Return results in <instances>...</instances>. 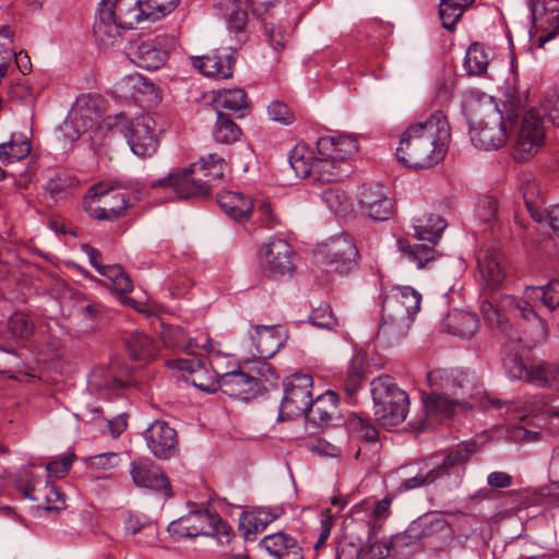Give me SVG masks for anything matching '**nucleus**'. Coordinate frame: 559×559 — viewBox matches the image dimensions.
<instances>
[{
  "mask_svg": "<svg viewBox=\"0 0 559 559\" xmlns=\"http://www.w3.org/2000/svg\"><path fill=\"white\" fill-rule=\"evenodd\" d=\"M281 330L280 324L255 326V333L251 338L261 357L271 358L278 352L284 341Z\"/></svg>",
  "mask_w": 559,
  "mask_h": 559,
  "instance_id": "nucleus-30",
  "label": "nucleus"
},
{
  "mask_svg": "<svg viewBox=\"0 0 559 559\" xmlns=\"http://www.w3.org/2000/svg\"><path fill=\"white\" fill-rule=\"evenodd\" d=\"M438 469L420 468L414 473V468L405 469V476L402 478L400 488L404 490L415 489L421 486L430 485L438 479Z\"/></svg>",
  "mask_w": 559,
  "mask_h": 559,
  "instance_id": "nucleus-48",
  "label": "nucleus"
},
{
  "mask_svg": "<svg viewBox=\"0 0 559 559\" xmlns=\"http://www.w3.org/2000/svg\"><path fill=\"white\" fill-rule=\"evenodd\" d=\"M130 475L135 486L160 492L166 499L173 496L171 486L167 476L154 463L147 461H133Z\"/></svg>",
  "mask_w": 559,
  "mask_h": 559,
  "instance_id": "nucleus-20",
  "label": "nucleus"
},
{
  "mask_svg": "<svg viewBox=\"0 0 559 559\" xmlns=\"http://www.w3.org/2000/svg\"><path fill=\"white\" fill-rule=\"evenodd\" d=\"M188 521L193 537L205 535L215 536L221 543H224V538L226 543L230 540L233 530L216 512L197 510L188 514Z\"/></svg>",
  "mask_w": 559,
  "mask_h": 559,
  "instance_id": "nucleus-23",
  "label": "nucleus"
},
{
  "mask_svg": "<svg viewBox=\"0 0 559 559\" xmlns=\"http://www.w3.org/2000/svg\"><path fill=\"white\" fill-rule=\"evenodd\" d=\"M269 117L283 124H292L295 121L294 112L282 102L274 100L267 106Z\"/></svg>",
  "mask_w": 559,
  "mask_h": 559,
  "instance_id": "nucleus-63",
  "label": "nucleus"
},
{
  "mask_svg": "<svg viewBox=\"0 0 559 559\" xmlns=\"http://www.w3.org/2000/svg\"><path fill=\"white\" fill-rule=\"evenodd\" d=\"M540 106L548 120L554 126H559V95L556 92L549 93Z\"/></svg>",
  "mask_w": 559,
  "mask_h": 559,
  "instance_id": "nucleus-64",
  "label": "nucleus"
},
{
  "mask_svg": "<svg viewBox=\"0 0 559 559\" xmlns=\"http://www.w3.org/2000/svg\"><path fill=\"white\" fill-rule=\"evenodd\" d=\"M263 25L264 36L269 41L270 46L274 51H281L285 48L286 37L280 27H277L273 22H267L265 20H261Z\"/></svg>",
  "mask_w": 559,
  "mask_h": 559,
  "instance_id": "nucleus-62",
  "label": "nucleus"
},
{
  "mask_svg": "<svg viewBox=\"0 0 559 559\" xmlns=\"http://www.w3.org/2000/svg\"><path fill=\"white\" fill-rule=\"evenodd\" d=\"M533 29L530 32L531 40L538 48L559 34V8L555 0H531Z\"/></svg>",
  "mask_w": 559,
  "mask_h": 559,
  "instance_id": "nucleus-12",
  "label": "nucleus"
},
{
  "mask_svg": "<svg viewBox=\"0 0 559 559\" xmlns=\"http://www.w3.org/2000/svg\"><path fill=\"white\" fill-rule=\"evenodd\" d=\"M431 392L425 394L423 401L425 404L426 416L428 419L441 421L453 415L455 405H462L459 397H450L444 390L440 391L437 386L430 388Z\"/></svg>",
  "mask_w": 559,
  "mask_h": 559,
  "instance_id": "nucleus-28",
  "label": "nucleus"
},
{
  "mask_svg": "<svg viewBox=\"0 0 559 559\" xmlns=\"http://www.w3.org/2000/svg\"><path fill=\"white\" fill-rule=\"evenodd\" d=\"M473 1L474 0H440L439 15L442 26L449 31L454 29L455 24Z\"/></svg>",
  "mask_w": 559,
  "mask_h": 559,
  "instance_id": "nucleus-45",
  "label": "nucleus"
},
{
  "mask_svg": "<svg viewBox=\"0 0 559 559\" xmlns=\"http://www.w3.org/2000/svg\"><path fill=\"white\" fill-rule=\"evenodd\" d=\"M469 134L474 146L489 151L502 147L507 142V126L502 111L492 98L476 105L471 111Z\"/></svg>",
  "mask_w": 559,
  "mask_h": 559,
  "instance_id": "nucleus-7",
  "label": "nucleus"
},
{
  "mask_svg": "<svg viewBox=\"0 0 559 559\" xmlns=\"http://www.w3.org/2000/svg\"><path fill=\"white\" fill-rule=\"evenodd\" d=\"M215 346L207 334L201 333L194 337L186 336L185 346L182 350L191 355L211 354Z\"/></svg>",
  "mask_w": 559,
  "mask_h": 559,
  "instance_id": "nucleus-56",
  "label": "nucleus"
},
{
  "mask_svg": "<svg viewBox=\"0 0 559 559\" xmlns=\"http://www.w3.org/2000/svg\"><path fill=\"white\" fill-rule=\"evenodd\" d=\"M85 204L90 215L100 221H115L129 206L127 192L106 182L90 188Z\"/></svg>",
  "mask_w": 559,
  "mask_h": 559,
  "instance_id": "nucleus-9",
  "label": "nucleus"
},
{
  "mask_svg": "<svg viewBox=\"0 0 559 559\" xmlns=\"http://www.w3.org/2000/svg\"><path fill=\"white\" fill-rule=\"evenodd\" d=\"M477 265L486 286L498 288L506 278V259L495 247L483 248L477 253Z\"/></svg>",
  "mask_w": 559,
  "mask_h": 559,
  "instance_id": "nucleus-25",
  "label": "nucleus"
},
{
  "mask_svg": "<svg viewBox=\"0 0 559 559\" xmlns=\"http://www.w3.org/2000/svg\"><path fill=\"white\" fill-rule=\"evenodd\" d=\"M213 105L217 109H227L234 112H240L243 116L249 107L247 94L242 88H230L218 91L213 99Z\"/></svg>",
  "mask_w": 559,
  "mask_h": 559,
  "instance_id": "nucleus-40",
  "label": "nucleus"
},
{
  "mask_svg": "<svg viewBox=\"0 0 559 559\" xmlns=\"http://www.w3.org/2000/svg\"><path fill=\"white\" fill-rule=\"evenodd\" d=\"M522 194L524 204L533 218V214L535 211H540L543 207L540 204L543 203L540 197V187L536 179L530 178L526 179L522 183Z\"/></svg>",
  "mask_w": 559,
  "mask_h": 559,
  "instance_id": "nucleus-52",
  "label": "nucleus"
},
{
  "mask_svg": "<svg viewBox=\"0 0 559 559\" xmlns=\"http://www.w3.org/2000/svg\"><path fill=\"white\" fill-rule=\"evenodd\" d=\"M530 383L559 391V365L550 361L532 365Z\"/></svg>",
  "mask_w": 559,
  "mask_h": 559,
  "instance_id": "nucleus-38",
  "label": "nucleus"
},
{
  "mask_svg": "<svg viewBox=\"0 0 559 559\" xmlns=\"http://www.w3.org/2000/svg\"><path fill=\"white\" fill-rule=\"evenodd\" d=\"M349 547L354 554L347 556L346 548L343 546L337 550V559H384L390 552V547L385 542H374L367 547H356L350 544Z\"/></svg>",
  "mask_w": 559,
  "mask_h": 559,
  "instance_id": "nucleus-46",
  "label": "nucleus"
},
{
  "mask_svg": "<svg viewBox=\"0 0 559 559\" xmlns=\"http://www.w3.org/2000/svg\"><path fill=\"white\" fill-rule=\"evenodd\" d=\"M545 130L543 119L538 110H528L522 120L521 128L515 139V157L524 159L526 156L536 154L543 146Z\"/></svg>",
  "mask_w": 559,
  "mask_h": 559,
  "instance_id": "nucleus-15",
  "label": "nucleus"
},
{
  "mask_svg": "<svg viewBox=\"0 0 559 559\" xmlns=\"http://www.w3.org/2000/svg\"><path fill=\"white\" fill-rule=\"evenodd\" d=\"M259 546L274 559H304L299 543L292 535L284 532L265 536Z\"/></svg>",
  "mask_w": 559,
  "mask_h": 559,
  "instance_id": "nucleus-26",
  "label": "nucleus"
},
{
  "mask_svg": "<svg viewBox=\"0 0 559 559\" xmlns=\"http://www.w3.org/2000/svg\"><path fill=\"white\" fill-rule=\"evenodd\" d=\"M525 298L534 305L537 310V302H540L549 311L559 307V281H550L544 286H527L525 288Z\"/></svg>",
  "mask_w": 559,
  "mask_h": 559,
  "instance_id": "nucleus-35",
  "label": "nucleus"
},
{
  "mask_svg": "<svg viewBox=\"0 0 559 559\" xmlns=\"http://www.w3.org/2000/svg\"><path fill=\"white\" fill-rule=\"evenodd\" d=\"M32 145L28 139L22 134H12L10 141L0 143V160L3 164L16 163L31 153Z\"/></svg>",
  "mask_w": 559,
  "mask_h": 559,
  "instance_id": "nucleus-41",
  "label": "nucleus"
},
{
  "mask_svg": "<svg viewBox=\"0 0 559 559\" xmlns=\"http://www.w3.org/2000/svg\"><path fill=\"white\" fill-rule=\"evenodd\" d=\"M127 382L118 377L115 367H97L88 378V388L92 392L109 395L123 389Z\"/></svg>",
  "mask_w": 559,
  "mask_h": 559,
  "instance_id": "nucleus-31",
  "label": "nucleus"
},
{
  "mask_svg": "<svg viewBox=\"0 0 559 559\" xmlns=\"http://www.w3.org/2000/svg\"><path fill=\"white\" fill-rule=\"evenodd\" d=\"M252 214L257 216L254 224H259L261 228L272 230L280 225V219L273 213L269 202L261 201L258 206L253 209Z\"/></svg>",
  "mask_w": 559,
  "mask_h": 559,
  "instance_id": "nucleus-54",
  "label": "nucleus"
},
{
  "mask_svg": "<svg viewBox=\"0 0 559 559\" xmlns=\"http://www.w3.org/2000/svg\"><path fill=\"white\" fill-rule=\"evenodd\" d=\"M219 390L237 400L250 401L260 393V380L241 370H233L219 376Z\"/></svg>",
  "mask_w": 559,
  "mask_h": 559,
  "instance_id": "nucleus-24",
  "label": "nucleus"
},
{
  "mask_svg": "<svg viewBox=\"0 0 559 559\" xmlns=\"http://www.w3.org/2000/svg\"><path fill=\"white\" fill-rule=\"evenodd\" d=\"M186 336L187 333L181 326L164 325L160 332L164 345L174 349H182Z\"/></svg>",
  "mask_w": 559,
  "mask_h": 559,
  "instance_id": "nucleus-57",
  "label": "nucleus"
},
{
  "mask_svg": "<svg viewBox=\"0 0 559 559\" xmlns=\"http://www.w3.org/2000/svg\"><path fill=\"white\" fill-rule=\"evenodd\" d=\"M47 499H44L43 508L48 511H59L66 508V496L55 484L46 480Z\"/></svg>",
  "mask_w": 559,
  "mask_h": 559,
  "instance_id": "nucleus-61",
  "label": "nucleus"
},
{
  "mask_svg": "<svg viewBox=\"0 0 559 559\" xmlns=\"http://www.w3.org/2000/svg\"><path fill=\"white\" fill-rule=\"evenodd\" d=\"M194 167L176 168L166 177L153 180L152 189H166L171 193L170 199H189L195 197H206L210 193L209 185L201 179L193 177Z\"/></svg>",
  "mask_w": 559,
  "mask_h": 559,
  "instance_id": "nucleus-11",
  "label": "nucleus"
},
{
  "mask_svg": "<svg viewBox=\"0 0 559 559\" xmlns=\"http://www.w3.org/2000/svg\"><path fill=\"white\" fill-rule=\"evenodd\" d=\"M216 5L225 10L229 32L235 34L239 43L246 41L248 13L240 7L239 0H217Z\"/></svg>",
  "mask_w": 559,
  "mask_h": 559,
  "instance_id": "nucleus-33",
  "label": "nucleus"
},
{
  "mask_svg": "<svg viewBox=\"0 0 559 559\" xmlns=\"http://www.w3.org/2000/svg\"><path fill=\"white\" fill-rule=\"evenodd\" d=\"M312 378L309 374H294L285 385L280 406L278 420L283 421L306 415L311 404Z\"/></svg>",
  "mask_w": 559,
  "mask_h": 559,
  "instance_id": "nucleus-10",
  "label": "nucleus"
},
{
  "mask_svg": "<svg viewBox=\"0 0 559 559\" xmlns=\"http://www.w3.org/2000/svg\"><path fill=\"white\" fill-rule=\"evenodd\" d=\"M142 3L147 21H157L173 12L179 0H139Z\"/></svg>",
  "mask_w": 559,
  "mask_h": 559,
  "instance_id": "nucleus-51",
  "label": "nucleus"
},
{
  "mask_svg": "<svg viewBox=\"0 0 559 559\" xmlns=\"http://www.w3.org/2000/svg\"><path fill=\"white\" fill-rule=\"evenodd\" d=\"M357 152L356 140L347 134L322 136L317 141V154L306 145H296L289 165L299 178L331 182L346 176L345 162Z\"/></svg>",
  "mask_w": 559,
  "mask_h": 559,
  "instance_id": "nucleus-2",
  "label": "nucleus"
},
{
  "mask_svg": "<svg viewBox=\"0 0 559 559\" xmlns=\"http://www.w3.org/2000/svg\"><path fill=\"white\" fill-rule=\"evenodd\" d=\"M233 59L227 57L226 63L221 57L213 56H199L192 57L191 63L205 76H218L222 79H228L233 75Z\"/></svg>",
  "mask_w": 559,
  "mask_h": 559,
  "instance_id": "nucleus-36",
  "label": "nucleus"
},
{
  "mask_svg": "<svg viewBox=\"0 0 559 559\" xmlns=\"http://www.w3.org/2000/svg\"><path fill=\"white\" fill-rule=\"evenodd\" d=\"M200 170L203 171L204 177L212 179H219L224 173V159L217 154H209L206 158L200 159Z\"/></svg>",
  "mask_w": 559,
  "mask_h": 559,
  "instance_id": "nucleus-60",
  "label": "nucleus"
},
{
  "mask_svg": "<svg viewBox=\"0 0 559 559\" xmlns=\"http://www.w3.org/2000/svg\"><path fill=\"white\" fill-rule=\"evenodd\" d=\"M337 394L334 391L328 390L313 401L305 416L313 425L326 427L337 413Z\"/></svg>",
  "mask_w": 559,
  "mask_h": 559,
  "instance_id": "nucleus-29",
  "label": "nucleus"
},
{
  "mask_svg": "<svg viewBox=\"0 0 559 559\" xmlns=\"http://www.w3.org/2000/svg\"><path fill=\"white\" fill-rule=\"evenodd\" d=\"M173 39L164 36L153 40L129 43L126 47L128 58L138 67L146 70H157L166 61L168 47Z\"/></svg>",
  "mask_w": 559,
  "mask_h": 559,
  "instance_id": "nucleus-14",
  "label": "nucleus"
},
{
  "mask_svg": "<svg viewBox=\"0 0 559 559\" xmlns=\"http://www.w3.org/2000/svg\"><path fill=\"white\" fill-rule=\"evenodd\" d=\"M447 227L445 221L438 214H425L414 223L415 236L419 240H427L432 246L425 243H409L408 240L399 239L397 247L405 260L421 270L437 259L433 246Z\"/></svg>",
  "mask_w": 559,
  "mask_h": 559,
  "instance_id": "nucleus-8",
  "label": "nucleus"
},
{
  "mask_svg": "<svg viewBox=\"0 0 559 559\" xmlns=\"http://www.w3.org/2000/svg\"><path fill=\"white\" fill-rule=\"evenodd\" d=\"M346 426L350 433L359 439L377 443L378 430L366 419L357 414H350L346 419Z\"/></svg>",
  "mask_w": 559,
  "mask_h": 559,
  "instance_id": "nucleus-49",
  "label": "nucleus"
},
{
  "mask_svg": "<svg viewBox=\"0 0 559 559\" xmlns=\"http://www.w3.org/2000/svg\"><path fill=\"white\" fill-rule=\"evenodd\" d=\"M319 258L324 271L344 274L357 265L358 250L349 237H341L328 243Z\"/></svg>",
  "mask_w": 559,
  "mask_h": 559,
  "instance_id": "nucleus-13",
  "label": "nucleus"
},
{
  "mask_svg": "<svg viewBox=\"0 0 559 559\" xmlns=\"http://www.w3.org/2000/svg\"><path fill=\"white\" fill-rule=\"evenodd\" d=\"M498 201L493 197L485 195L479 199L476 217L484 224H490L496 219Z\"/></svg>",
  "mask_w": 559,
  "mask_h": 559,
  "instance_id": "nucleus-58",
  "label": "nucleus"
},
{
  "mask_svg": "<svg viewBox=\"0 0 559 559\" xmlns=\"http://www.w3.org/2000/svg\"><path fill=\"white\" fill-rule=\"evenodd\" d=\"M443 329L455 336L472 337L479 329V320L474 312L453 310L443 321Z\"/></svg>",
  "mask_w": 559,
  "mask_h": 559,
  "instance_id": "nucleus-32",
  "label": "nucleus"
},
{
  "mask_svg": "<svg viewBox=\"0 0 559 559\" xmlns=\"http://www.w3.org/2000/svg\"><path fill=\"white\" fill-rule=\"evenodd\" d=\"M217 203L226 215L238 223L247 222L254 209V202L250 195L236 191L218 193Z\"/></svg>",
  "mask_w": 559,
  "mask_h": 559,
  "instance_id": "nucleus-27",
  "label": "nucleus"
},
{
  "mask_svg": "<svg viewBox=\"0 0 559 559\" xmlns=\"http://www.w3.org/2000/svg\"><path fill=\"white\" fill-rule=\"evenodd\" d=\"M142 21L147 20L139 0H102L93 29L98 39L112 40L120 29L133 28Z\"/></svg>",
  "mask_w": 559,
  "mask_h": 559,
  "instance_id": "nucleus-5",
  "label": "nucleus"
},
{
  "mask_svg": "<svg viewBox=\"0 0 559 559\" xmlns=\"http://www.w3.org/2000/svg\"><path fill=\"white\" fill-rule=\"evenodd\" d=\"M171 369L186 370L189 372L187 381L205 393H214L219 390V376L206 368L202 359H173L167 361Z\"/></svg>",
  "mask_w": 559,
  "mask_h": 559,
  "instance_id": "nucleus-19",
  "label": "nucleus"
},
{
  "mask_svg": "<svg viewBox=\"0 0 559 559\" xmlns=\"http://www.w3.org/2000/svg\"><path fill=\"white\" fill-rule=\"evenodd\" d=\"M143 436L152 454L159 460H169L179 453L177 432L164 420L153 421Z\"/></svg>",
  "mask_w": 559,
  "mask_h": 559,
  "instance_id": "nucleus-18",
  "label": "nucleus"
},
{
  "mask_svg": "<svg viewBox=\"0 0 559 559\" xmlns=\"http://www.w3.org/2000/svg\"><path fill=\"white\" fill-rule=\"evenodd\" d=\"M533 219L542 226L548 227L559 234V204L548 209H542L539 212L535 211Z\"/></svg>",
  "mask_w": 559,
  "mask_h": 559,
  "instance_id": "nucleus-59",
  "label": "nucleus"
},
{
  "mask_svg": "<svg viewBox=\"0 0 559 559\" xmlns=\"http://www.w3.org/2000/svg\"><path fill=\"white\" fill-rule=\"evenodd\" d=\"M428 384L430 388L437 386L440 391L444 390L451 397H459L461 404H467L466 396H471L474 391V376L466 370H433L428 373Z\"/></svg>",
  "mask_w": 559,
  "mask_h": 559,
  "instance_id": "nucleus-16",
  "label": "nucleus"
},
{
  "mask_svg": "<svg viewBox=\"0 0 559 559\" xmlns=\"http://www.w3.org/2000/svg\"><path fill=\"white\" fill-rule=\"evenodd\" d=\"M515 312L523 321L525 340L532 345L544 342L548 336L546 321L540 317L534 305L525 298L518 300L508 294L491 293L480 302V312L485 323L492 330L506 331V312Z\"/></svg>",
  "mask_w": 559,
  "mask_h": 559,
  "instance_id": "nucleus-3",
  "label": "nucleus"
},
{
  "mask_svg": "<svg viewBox=\"0 0 559 559\" xmlns=\"http://www.w3.org/2000/svg\"><path fill=\"white\" fill-rule=\"evenodd\" d=\"M450 139L449 121L441 110H436L402 133L396 158L409 168L432 167L444 158Z\"/></svg>",
  "mask_w": 559,
  "mask_h": 559,
  "instance_id": "nucleus-1",
  "label": "nucleus"
},
{
  "mask_svg": "<svg viewBox=\"0 0 559 559\" xmlns=\"http://www.w3.org/2000/svg\"><path fill=\"white\" fill-rule=\"evenodd\" d=\"M365 377V357L356 355L349 362L346 377L344 379V391L350 404L355 403V395L361 385Z\"/></svg>",
  "mask_w": 559,
  "mask_h": 559,
  "instance_id": "nucleus-44",
  "label": "nucleus"
},
{
  "mask_svg": "<svg viewBox=\"0 0 559 559\" xmlns=\"http://www.w3.org/2000/svg\"><path fill=\"white\" fill-rule=\"evenodd\" d=\"M126 346L133 360H150L156 356L155 342L143 332H133L126 338Z\"/></svg>",
  "mask_w": 559,
  "mask_h": 559,
  "instance_id": "nucleus-39",
  "label": "nucleus"
},
{
  "mask_svg": "<svg viewBox=\"0 0 559 559\" xmlns=\"http://www.w3.org/2000/svg\"><path fill=\"white\" fill-rule=\"evenodd\" d=\"M293 248L283 239H273L260 250L265 271L272 275H285L294 270Z\"/></svg>",
  "mask_w": 559,
  "mask_h": 559,
  "instance_id": "nucleus-22",
  "label": "nucleus"
},
{
  "mask_svg": "<svg viewBox=\"0 0 559 559\" xmlns=\"http://www.w3.org/2000/svg\"><path fill=\"white\" fill-rule=\"evenodd\" d=\"M46 480L29 478L24 484L19 485L22 495L33 501L43 504L44 499H47V491L45 489Z\"/></svg>",
  "mask_w": 559,
  "mask_h": 559,
  "instance_id": "nucleus-55",
  "label": "nucleus"
},
{
  "mask_svg": "<svg viewBox=\"0 0 559 559\" xmlns=\"http://www.w3.org/2000/svg\"><path fill=\"white\" fill-rule=\"evenodd\" d=\"M98 273L107 277L119 293H130L133 288L131 278L119 264L104 265Z\"/></svg>",
  "mask_w": 559,
  "mask_h": 559,
  "instance_id": "nucleus-50",
  "label": "nucleus"
},
{
  "mask_svg": "<svg viewBox=\"0 0 559 559\" xmlns=\"http://www.w3.org/2000/svg\"><path fill=\"white\" fill-rule=\"evenodd\" d=\"M126 138L131 151L140 157H150L157 151L158 140L155 134V121L150 116H142L124 127Z\"/></svg>",
  "mask_w": 559,
  "mask_h": 559,
  "instance_id": "nucleus-17",
  "label": "nucleus"
},
{
  "mask_svg": "<svg viewBox=\"0 0 559 559\" xmlns=\"http://www.w3.org/2000/svg\"><path fill=\"white\" fill-rule=\"evenodd\" d=\"M489 63L488 53L479 43H473L466 50L464 68L469 75H480L486 72Z\"/></svg>",
  "mask_w": 559,
  "mask_h": 559,
  "instance_id": "nucleus-47",
  "label": "nucleus"
},
{
  "mask_svg": "<svg viewBox=\"0 0 559 559\" xmlns=\"http://www.w3.org/2000/svg\"><path fill=\"white\" fill-rule=\"evenodd\" d=\"M359 203L361 210L374 221H386L393 213L394 202L385 187L369 183L364 187Z\"/></svg>",
  "mask_w": 559,
  "mask_h": 559,
  "instance_id": "nucleus-21",
  "label": "nucleus"
},
{
  "mask_svg": "<svg viewBox=\"0 0 559 559\" xmlns=\"http://www.w3.org/2000/svg\"><path fill=\"white\" fill-rule=\"evenodd\" d=\"M416 535L420 539H435L437 542H444L452 536V528L448 521L440 515L426 516L414 523L411 531H417Z\"/></svg>",
  "mask_w": 559,
  "mask_h": 559,
  "instance_id": "nucleus-34",
  "label": "nucleus"
},
{
  "mask_svg": "<svg viewBox=\"0 0 559 559\" xmlns=\"http://www.w3.org/2000/svg\"><path fill=\"white\" fill-rule=\"evenodd\" d=\"M309 322L320 329L334 330L337 326V319L334 317L329 305H320L309 316Z\"/></svg>",
  "mask_w": 559,
  "mask_h": 559,
  "instance_id": "nucleus-53",
  "label": "nucleus"
},
{
  "mask_svg": "<svg viewBox=\"0 0 559 559\" xmlns=\"http://www.w3.org/2000/svg\"><path fill=\"white\" fill-rule=\"evenodd\" d=\"M420 294L409 286L394 287L383 298L380 332L402 337L406 335L420 308Z\"/></svg>",
  "mask_w": 559,
  "mask_h": 559,
  "instance_id": "nucleus-4",
  "label": "nucleus"
},
{
  "mask_svg": "<svg viewBox=\"0 0 559 559\" xmlns=\"http://www.w3.org/2000/svg\"><path fill=\"white\" fill-rule=\"evenodd\" d=\"M475 442H463L451 449L442 459V462L432 469H438V478L449 474L454 467L463 466L468 462L472 455L477 452Z\"/></svg>",
  "mask_w": 559,
  "mask_h": 559,
  "instance_id": "nucleus-37",
  "label": "nucleus"
},
{
  "mask_svg": "<svg viewBox=\"0 0 559 559\" xmlns=\"http://www.w3.org/2000/svg\"><path fill=\"white\" fill-rule=\"evenodd\" d=\"M373 414L379 425L391 428L403 423L408 413L409 397L395 380L383 374L370 383Z\"/></svg>",
  "mask_w": 559,
  "mask_h": 559,
  "instance_id": "nucleus-6",
  "label": "nucleus"
},
{
  "mask_svg": "<svg viewBox=\"0 0 559 559\" xmlns=\"http://www.w3.org/2000/svg\"><path fill=\"white\" fill-rule=\"evenodd\" d=\"M321 201L335 215L347 216L353 212L352 199L337 187H328L320 193Z\"/></svg>",
  "mask_w": 559,
  "mask_h": 559,
  "instance_id": "nucleus-42",
  "label": "nucleus"
},
{
  "mask_svg": "<svg viewBox=\"0 0 559 559\" xmlns=\"http://www.w3.org/2000/svg\"><path fill=\"white\" fill-rule=\"evenodd\" d=\"M241 129L234 122L229 115L217 111L216 121L212 134L215 142L221 144H233L241 136Z\"/></svg>",
  "mask_w": 559,
  "mask_h": 559,
  "instance_id": "nucleus-43",
  "label": "nucleus"
}]
</instances>
